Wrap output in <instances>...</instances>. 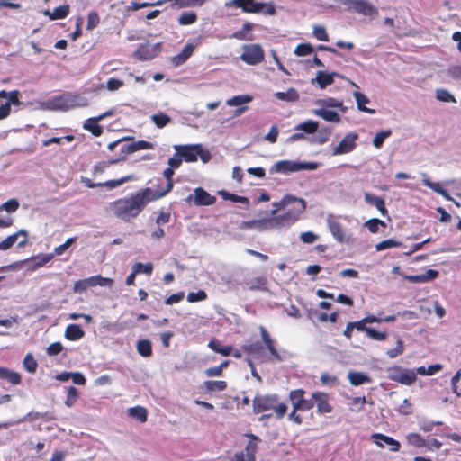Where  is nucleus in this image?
Masks as SVG:
<instances>
[{"label": "nucleus", "instance_id": "obj_1", "mask_svg": "<svg viewBox=\"0 0 461 461\" xmlns=\"http://www.w3.org/2000/svg\"><path fill=\"white\" fill-rule=\"evenodd\" d=\"M152 201H156L153 197V190L147 187L129 197L115 200L110 204V208L118 219L130 221L138 217L146 205Z\"/></svg>", "mask_w": 461, "mask_h": 461}, {"label": "nucleus", "instance_id": "obj_2", "mask_svg": "<svg viewBox=\"0 0 461 461\" xmlns=\"http://www.w3.org/2000/svg\"><path fill=\"white\" fill-rule=\"evenodd\" d=\"M305 393L306 392L303 389H294L290 391L288 394V399L290 400L293 407L291 412L288 414V420L297 425H301L303 423V418L297 412L308 411L314 406V402L312 401V398L309 400L305 399Z\"/></svg>", "mask_w": 461, "mask_h": 461}, {"label": "nucleus", "instance_id": "obj_3", "mask_svg": "<svg viewBox=\"0 0 461 461\" xmlns=\"http://www.w3.org/2000/svg\"><path fill=\"white\" fill-rule=\"evenodd\" d=\"M273 410L276 419H282L286 411L287 405L279 402L277 395L256 396L253 399V411L257 414Z\"/></svg>", "mask_w": 461, "mask_h": 461}, {"label": "nucleus", "instance_id": "obj_4", "mask_svg": "<svg viewBox=\"0 0 461 461\" xmlns=\"http://www.w3.org/2000/svg\"><path fill=\"white\" fill-rule=\"evenodd\" d=\"M227 8H240L247 14H276V7L272 3H263L258 0H231L225 3Z\"/></svg>", "mask_w": 461, "mask_h": 461}, {"label": "nucleus", "instance_id": "obj_5", "mask_svg": "<svg viewBox=\"0 0 461 461\" xmlns=\"http://www.w3.org/2000/svg\"><path fill=\"white\" fill-rule=\"evenodd\" d=\"M298 203L300 204L299 208L294 210H288L280 215L266 219L267 229H276L290 226L298 221L300 215L305 211L306 208V203L303 199H298Z\"/></svg>", "mask_w": 461, "mask_h": 461}, {"label": "nucleus", "instance_id": "obj_6", "mask_svg": "<svg viewBox=\"0 0 461 461\" xmlns=\"http://www.w3.org/2000/svg\"><path fill=\"white\" fill-rule=\"evenodd\" d=\"M177 152L185 162H195L200 157L201 160L206 163L211 158L210 152L203 149L201 144L181 146Z\"/></svg>", "mask_w": 461, "mask_h": 461}, {"label": "nucleus", "instance_id": "obj_7", "mask_svg": "<svg viewBox=\"0 0 461 461\" xmlns=\"http://www.w3.org/2000/svg\"><path fill=\"white\" fill-rule=\"evenodd\" d=\"M358 139L359 136L357 132H348L344 138L332 148L331 154L333 156H339L352 152L357 147Z\"/></svg>", "mask_w": 461, "mask_h": 461}, {"label": "nucleus", "instance_id": "obj_8", "mask_svg": "<svg viewBox=\"0 0 461 461\" xmlns=\"http://www.w3.org/2000/svg\"><path fill=\"white\" fill-rule=\"evenodd\" d=\"M265 53L259 44L245 45L240 56L242 61L248 65H257L264 60Z\"/></svg>", "mask_w": 461, "mask_h": 461}, {"label": "nucleus", "instance_id": "obj_9", "mask_svg": "<svg viewBox=\"0 0 461 461\" xmlns=\"http://www.w3.org/2000/svg\"><path fill=\"white\" fill-rule=\"evenodd\" d=\"M312 401L316 405V412L318 414H328L333 411V407L330 403V396L325 392L315 391L312 393Z\"/></svg>", "mask_w": 461, "mask_h": 461}, {"label": "nucleus", "instance_id": "obj_10", "mask_svg": "<svg viewBox=\"0 0 461 461\" xmlns=\"http://www.w3.org/2000/svg\"><path fill=\"white\" fill-rule=\"evenodd\" d=\"M327 225L333 238L339 243L346 241L344 228L339 221V216L329 214L327 216Z\"/></svg>", "mask_w": 461, "mask_h": 461}, {"label": "nucleus", "instance_id": "obj_11", "mask_svg": "<svg viewBox=\"0 0 461 461\" xmlns=\"http://www.w3.org/2000/svg\"><path fill=\"white\" fill-rule=\"evenodd\" d=\"M350 326L359 331H364L366 335L376 341H384L387 339V332L378 331L371 327H367L364 318L357 321H350Z\"/></svg>", "mask_w": 461, "mask_h": 461}, {"label": "nucleus", "instance_id": "obj_12", "mask_svg": "<svg viewBox=\"0 0 461 461\" xmlns=\"http://www.w3.org/2000/svg\"><path fill=\"white\" fill-rule=\"evenodd\" d=\"M158 44H140L139 48L133 52V57L139 60H150L158 55Z\"/></svg>", "mask_w": 461, "mask_h": 461}, {"label": "nucleus", "instance_id": "obj_13", "mask_svg": "<svg viewBox=\"0 0 461 461\" xmlns=\"http://www.w3.org/2000/svg\"><path fill=\"white\" fill-rule=\"evenodd\" d=\"M133 179H134L133 176L129 175V176H123V177L119 178V179L108 180V181H106L104 183H94L89 178H86V177L83 178L82 182L88 188H95V187H97V186H105V187H108L110 189H113V188H116V187L120 186L121 185H122V184H124L126 182L131 181Z\"/></svg>", "mask_w": 461, "mask_h": 461}, {"label": "nucleus", "instance_id": "obj_14", "mask_svg": "<svg viewBox=\"0 0 461 461\" xmlns=\"http://www.w3.org/2000/svg\"><path fill=\"white\" fill-rule=\"evenodd\" d=\"M20 236H23V239L18 242V247H24L28 241V232L25 230H20L19 231L9 235L0 242V250L9 249L17 241Z\"/></svg>", "mask_w": 461, "mask_h": 461}, {"label": "nucleus", "instance_id": "obj_15", "mask_svg": "<svg viewBox=\"0 0 461 461\" xmlns=\"http://www.w3.org/2000/svg\"><path fill=\"white\" fill-rule=\"evenodd\" d=\"M20 236H23V239L18 242V247H24L28 241V232L25 230H20L19 231L9 235L0 242V250L9 249L17 241Z\"/></svg>", "mask_w": 461, "mask_h": 461}, {"label": "nucleus", "instance_id": "obj_16", "mask_svg": "<svg viewBox=\"0 0 461 461\" xmlns=\"http://www.w3.org/2000/svg\"><path fill=\"white\" fill-rule=\"evenodd\" d=\"M372 438L374 442L380 447H384V445H387L390 447V450L393 452H398L401 448V443L394 439L392 437L384 435L382 433H374L372 435Z\"/></svg>", "mask_w": 461, "mask_h": 461}, {"label": "nucleus", "instance_id": "obj_17", "mask_svg": "<svg viewBox=\"0 0 461 461\" xmlns=\"http://www.w3.org/2000/svg\"><path fill=\"white\" fill-rule=\"evenodd\" d=\"M133 139H134L133 137H124V138H122L120 140H117L113 141L108 144V149L111 151H113L117 146L121 145L120 156L114 159V160H117V163L124 160L129 154L132 153L131 150L129 149L131 147V143H124V144H122V143L125 140H132Z\"/></svg>", "mask_w": 461, "mask_h": 461}, {"label": "nucleus", "instance_id": "obj_18", "mask_svg": "<svg viewBox=\"0 0 461 461\" xmlns=\"http://www.w3.org/2000/svg\"><path fill=\"white\" fill-rule=\"evenodd\" d=\"M194 192V203L197 206H208L216 202V197L211 195L202 187L195 188Z\"/></svg>", "mask_w": 461, "mask_h": 461}, {"label": "nucleus", "instance_id": "obj_19", "mask_svg": "<svg viewBox=\"0 0 461 461\" xmlns=\"http://www.w3.org/2000/svg\"><path fill=\"white\" fill-rule=\"evenodd\" d=\"M351 6L357 13L363 15L371 16L378 14L377 8L366 0H352Z\"/></svg>", "mask_w": 461, "mask_h": 461}, {"label": "nucleus", "instance_id": "obj_20", "mask_svg": "<svg viewBox=\"0 0 461 461\" xmlns=\"http://www.w3.org/2000/svg\"><path fill=\"white\" fill-rule=\"evenodd\" d=\"M195 45L187 43L178 54L171 58V64L174 67L183 65L193 55Z\"/></svg>", "mask_w": 461, "mask_h": 461}, {"label": "nucleus", "instance_id": "obj_21", "mask_svg": "<svg viewBox=\"0 0 461 461\" xmlns=\"http://www.w3.org/2000/svg\"><path fill=\"white\" fill-rule=\"evenodd\" d=\"M260 335L262 341L268 350L271 357L275 360H281V357L276 348L275 341L271 339L268 331L263 326L260 327Z\"/></svg>", "mask_w": 461, "mask_h": 461}, {"label": "nucleus", "instance_id": "obj_22", "mask_svg": "<svg viewBox=\"0 0 461 461\" xmlns=\"http://www.w3.org/2000/svg\"><path fill=\"white\" fill-rule=\"evenodd\" d=\"M206 0H158L156 2V5H161L165 3H171L172 8H187V7H195L202 6Z\"/></svg>", "mask_w": 461, "mask_h": 461}, {"label": "nucleus", "instance_id": "obj_23", "mask_svg": "<svg viewBox=\"0 0 461 461\" xmlns=\"http://www.w3.org/2000/svg\"><path fill=\"white\" fill-rule=\"evenodd\" d=\"M298 167V161L280 160L274 164L271 170L277 173L288 174L299 171Z\"/></svg>", "mask_w": 461, "mask_h": 461}, {"label": "nucleus", "instance_id": "obj_24", "mask_svg": "<svg viewBox=\"0 0 461 461\" xmlns=\"http://www.w3.org/2000/svg\"><path fill=\"white\" fill-rule=\"evenodd\" d=\"M106 116L107 113H104L96 118H89L85 122L83 128L90 131L94 136L99 137L103 134L104 131L102 126L98 123V121L105 118Z\"/></svg>", "mask_w": 461, "mask_h": 461}, {"label": "nucleus", "instance_id": "obj_25", "mask_svg": "<svg viewBox=\"0 0 461 461\" xmlns=\"http://www.w3.org/2000/svg\"><path fill=\"white\" fill-rule=\"evenodd\" d=\"M438 276V272L434 269H429L421 275H404L403 278L411 283H426L434 280Z\"/></svg>", "mask_w": 461, "mask_h": 461}, {"label": "nucleus", "instance_id": "obj_26", "mask_svg": "<svg viewBox=\"0 0 461 461\" xmlns=\"http://www.w3.org/2000/svg\"><path fill=\"white\" fill-rule=\"evenodd\" d=\"M246 286L251 291H267V279L265 276H258L248 279Z\"/></svg>", "mask_w": 461, "mask_h": 461}, {"label": "nucleus", "instance_id": "obj_27", "mask_svg": "<svg viewBox=\"0 0 461 461\" xmlns=\"http://www.w3.org/2000/svg\"><path fill=\"white\" fill-rule=\"evenodd\" d=\"M69 5H63L54 8L52 12H50L49 9H46L42 12V14L45 16H48L50 20H59L66 18L69 14Z\"/></svg>", "mask_w": 461, "mask_h": 461}, {"label": "nucleus", "instance_id": "obj_28", "mask_svg": "<svg viewBox=\"0 0 461 461\" xmlns=\"http://www.w3.org/2000/svg\"><path fill=\"white\" fill-rule=\"evenodd\" d=\"M364 198L368 204L375 206V208L381 212L382 215L385 216L388 214V210L385 207L384 199L369 193H366Z\"/></svg>", "mask_w": 461, "mask_h": 461}, {"label": "nucleus", "instance_id": "obj_29", "mask_svg": "<svg viewBox=\"0 0 461 461\" xmlns=\"http://www.w3.org/2000/svg\"><path fill=\"white\" fill-rule=\"evenodd\" d=\"M173 175H174V170L172 168L167 167L163 171V176L167 180V186L162 191H155V192L153 191V197L155 200L162 198L163 196L167 194L172 190L173 185H174V183L172 180Z\"/></svg>", "mask_w": 461, "mask_h": 461}, {"label": "nucleus", "instance_id": "obj_30", "mask_svg": "<svg viewBox=\"0 0 461 461\" xmlns=\"http://www.w3.org/2000/svg\"><path fill=\"white\" fill-rule=\"evenodd\" d=\"M0 379L7 381L13 385H17L22 383V376L18 372L3 366H0Z\"/></svg>", "mask_w": 461, "mask_h": 461}, {"label": "nucleus", "instance_id": "obj_31", "mask_svg": "<svg viewBox=\"0 0 461 461\" xmlns=\"http://www.w3.org/2000/svg\"><path fill=\"white\" fill-rule=\"evenodd\" d=\"M392 379L404 385H411L416 381L417 376L411 370H400L399 374L392 376Z\"/></svg>", "mask_w": 461, "mask_h": 461}, {"label": "nucleus", "instance_id": "obj_32", "mask_svg": "<svg viewBox=\"0 0 461 461\" xmlns=\"http://www.w3.org/2000/svg\"><path fill=\"white\" fill-rule=\"evenodd\" d=\"M337 73H326L324 71H318L316 74V77L312 80V82H316L321 89H324L326 86L332 85L334 83V77Z\"/></svg>", "mask_w": 461, "mask_h": 461}, {"label": "nucleus", "instance_id": "obj_33", "mask_svg": "<svg viewBox=\"0 0 461 461\" xmlns=\"http://www.w3.org/2000/svg\"><path fill=\"white\" fill-rule=\"evenodd\" d=\"M422 182L424 185L427 187H429L431 190L436 192L437 194H440L442 197H444L447 201H451L452 197L449 195L448 192L442 188L441 185L438 182H431L429 178L427 176V175H423Z\"/></svg>", "mask_w": 461, "mask_h": 461}, {"label": "nucleus", "instance_id": "obj_34", "mask_svg": "<svg viewBox=\"0 0 461 461\" xmlns=\"http://www.w3.org/2000/svg\"><path fill=\"white\" fill-rule=\"evenodd\" d=\"M348 378L350 384L353 386L372 383V378L361 372L350 371L348 375Z\"/></svg>", "mask_w": 461, "mask_h": 461}, {"label": "nucleus", "instance_id": "obj_35", "mask_svg": "<svg viewBox=\"0 0 461 461\" xmlns=\"http://www.w3.org/2000/svg\"><path fill=\"white\" fill-rule=\"evenodd\" d=\"M84 335V330L77 324H69L65 330V338L70 341L78 340L83 338Z\"/></svg>", "mask_w": 461, "mask_h": 461}, {"label": "nucleus", "instance_id": "obj_36", "mask_svg": "<svg viewBox=\"0 0 461 461\" xmlns=\"http://www.w3.org/2000/svg\"><path fill=\"white\" fill-rule=\"evenodd\" d=\"M313 113L323 120L330 122L339 123L341 120L339 114L332 110H328L324 108L316 109L313 111Z\"/></svg>", "mask_w": 461, "mask_h": 461}, {"label": "nucleus", "instance_id": "obj_37", "mask_svg": "<svg viewBox=\"0 0 461 461\" xmlns=\"http://www.w3.org/2000/svg\"><path fill=\"white\" fill-rule=\"evenodd\" d=\"M248 437L249 438V440L245 447L246 456L248 461H256V452L258 449L257 441H258L259 438L253 434H249Z\"/></svg>", "mask_w": 461, "mask_h": 461}, {"label": "nucleus", "instance_id": "obj_38", "mask_svg": "<svg viewBox=\"0 0 461 461\" xmlns=\"http://www.w3.org/2000/svg\"><path fill=\"white\" fill-rule=\"evenodd\" d=\"M353 96L355 97L358 110L370 114H374L375 113V110L366 107V104H368L370 100L363 93L356 91L353 93Z\"/></svg>", "mask_w": 461, "mask_h": 461}, {"label": "nucleus", "instance_id": "obj_39", "mask_svg": "<svg viewBox=\"0 0 461 461\" xmlns=\"http://www.w3.org/2000/svg\"><path fill=\"white\" fill-rule=\"evenodd\" d=\"M254 28V24L251 23H245L242 25L241 30L235 32L231 37L240 41H252V34L248 35V32L252 31Z\"/></svg>", "mask_w": 461, "mask_h": 461}, {"label": "nucleus", "instance_id": "obj_40", "mask_svg": "<svg viewBox=\"0 0 461 461\" xmlns=\"http://www.w3.org/2000/svg\"><path fill=\"white\" fill-rule=\"evenodd\" d=\"M138 353L143 357H149L153 354L152 344L149 339H140L136 344Z\"/></svg>", "mask_w": 461, "mask_h": 461}, {"label": "nucleus", "instance_id": "obj_41", "mask_svg": "<svg viewBox=\"0 0 461 461\" xmlns=\"http://www.w3.org/2000/svg\"><path fill=\"white\" fill-rule=\"evenodd\" d=\"M208 347L214 352H217L224 357L230 356L232 350L231 346H222L221 343L216 339H212L208 343Z\"/></svg>", "mask_w": 461, "mask_h": 461}, {"label": "nucleus", "instance_id": "obj_42", "mask_svg": "<svg viewBox=\"0 0 461 461\" xmlns=\"http://www.w3.org/2000/svg\"><path fill=\"white\" fill-rule=\"evenodd\" d=\"M129 416L138 420L141 423L147 421L148 412L147 410L142 406L131 407L128 410Z\"/></svg>", "mask_w": 461, "mask_h": 461}, {"label": "nucleus", "instance_id": "obj_43", "mask_svg": "<svg viewBox=\"0 0 461 461\" xmlns=\"http://www.w3.org/2000/svg\"><path fill=\"white\" fill-rule=\"evenodd\" d=\"M240 229L241 230H249V229H258V230H266L267 227V220H251L241 221L240 224Z\"/></svg>", "mask_w": 461, "mask_h": 461}, {"label": "nucleus", "instance_id": "obj_44", "mask_svg": "<svg viewBox=\"0 0 461 461\" xmlns=\"http://www.w3.org/2000/svg\"><path fill=\"white\" fill-rule=\"evenodd\" d=\"M242 349L248 355L259 357L263 353V346L260 341H254L242 346Z\"/></svg>", "mask_w": 461, "mask_h": 461}, {"label": "nucleus", "instance_id": "obj_45", "mask_svg": "<svg viewBox=\"0 0 461 461\" xmlns=\"http://www.w3.org/2000/svg\"><path fill=\"white\" fill-rule=\"evenodd\" d=\"M275 96L281 101L294 102L299 99V94L296 89L291 87L286 92H276Z\"/></svg>", "mask_w": 461, "mask_h": 461}, {"label": "nucleus", "instance_id": "obj_46", "mask_svg": "<svg viewBox=\"0 0 461 461\" xmlns=\"http://www.w3.org/2000/svg\"><path fill=\"white\" fill-rule=\"evenodd\" d=\"M203 387L207 392H221L227 388V383L222 380H209L203 383Z\"/></svg>", "mask_w": 461, "mask_h": 461}, {"label": "nucleus", "instance_id": "obj_47", "mask_svg": "<svg viewBox=\"0 0 461 461\" xmlns=\"http://www.w3.org/2000/svg\"><path fill=\"white\" fill-rule=\"evenodd\" d=\"M88 279H89L88 284H90V287H94V286H97V285L111 287L113 285V280L112 278L103 277L100 275L90 276V277H88Z\"/></svg>", "mask_w": 461, "mask_h": 461}, {"label": "nucleus", "instance_id": "obj_48", "mask_svg": "<svg viewBox=\"0 0 461 461\" xmlns=\"http://www.w3.org/2000/svg\"><path fill=\"white\" fill-rule=\"evenodd\" d=\"M318 127H319L318 122H315L312 120H308V121H305V122L298 124L295 127V130L303 131V132H305L307 134H313L317 131Z\"/></svg>", "mask_w": 461, "mask_h": 461}, {"label": "nucleus", "instance_id": "obj_49", "mask_svg": "<svg viewBox=\"0 0 461 461\" xmlns=\"http://www.w3.org/2000/svg\"><path fill=\"white\" fill-rule=\"evenodd\" d=\"M298 199L299 198H296L292 195H285L279 202L273 203V206L275 209L271 212V214L275 215L277 211L284 209L285 207H286L288 204H290L293 202L298 203Z\"/></svg>", "mask_w": 461, "mask_h": 461}, {"label": "nucleus", "instance_id": "obj_50", "mask_svg": "<svg viewBox=\"0 0 461 461\" xmlns=\"http://www.w3.org/2000/svg\"><path fill=\"white\" fill-rule=\"evenodd\" d=\"M219 194L221 196V198L226 201H231L234 203H245V204H249V201L247 197L240 196V195H238L235 194H231L225 190L221 191Z\"/></svg>", "mask_w": 461, "mask_h": 461}, {"label": "nucleus", "instance_id": "obj_51", "mask_svg": "<svg viewBox=\"0 0 461 461\" xmlns=\"http://www.w3.org/2000/svg\"><path fill=\"white\" fill-rule=\"evenodd\" d=\"M197 19V14L194 12H185L178 17V23L180 25L186 26L196 23Z\"/></svg>", "mask_w": 461, "mask_h": 461}, {"label": "nucleus", "instance_id": "obj_52", "mask_svg": "<svg viewBox=\"0 0 461 461\" xmlns=\"http://www.w3.org/2000/svg\"><path fill=\"white\" fill-rule=\"evenodd\" d=\"M392 135V130L381 131L375 134L373 139V145L376 149L382 148L386 138Z\"/></svg>", "mask_w": 461, "mask_h": 461}, {"label": "nucleus", "instance_id": "obj_53", "mask_svg": "<svg viewBox=\"0 0 461 461\" xmlns=\"http://www.w3.org/2000/svg\"><path fill=\"white\" fill-rule=\"evenodd\" d=\"M151 121L158 128H163L171 122V118L166 113H159L153 114L151 116Z\"/></svg>", "mask_w": 461, "mask_h": 461}, {"label": "nucleus", "instance_id": "obj_54", "mask_svg": "<svg viewBox=\"0 0 461 461\" xmlns=\"http://www.w3.org/2000/svg\"><path fill=\"white\" fill-rule=\"evenodd\" d=\"M79 397L78 390L74 386H69L67 393L65 404L68 407H72Z\"/></svg>", "mask_w": 461, "mask_h": 461}, {"label": "nucleus", "instance_id": "obj_55", "mask_svg": "<svg viewBox=\"0 0 461 461\" xmlns=\"http://www.w3.org/2000/svg\"><path fill=\"white\" fill-rule=\"evenodd\" d=\"M364 225L368 229V230L371 232V233H376L378 232V228L379 226L383 227V228H385L386 227V224L384 221L377 219V218H373V219H370L368 221H366Z\"/></svg>", "mask_w": 461, "mask_h": 461}, {"label": "nucleus", "instance_id": "obj_56", "mask_svg": "<svg viewBox=\"0 0 461 461\" xmlns=\"http://www.w3.org/2000/svg\"><path fill=\"white\" fill-rule=\"evenodd\" d=\"M23 366L29 373H35L38 367V363L34 359L33 356L28 353L23 359Z\"/></svg>", "mask_w": 461, "mask_h": 461}, {"label": "nucleus", "instance_id": "obj_57", "mask_svg": "<svg viewBox=\"0 0 461 461\" xmlns=\"http://www.w3.org/2000/svg\"><path fill=\"white\" fill-rule=\"evenodd\" d=\"M252 101V97L248 95H236L227 101L229 106H240Z\"/></svg>", "mask_w": 461, "mask_h": 461}, {"label": "nucleus", "instance_id": "obj_58", "mask_svg": "<svg viewBox=\"0 0 461 461\" xmlns=\"http://www.w3.org/2000/svg\"><path fill=\"white\" fill-rule=\"evenodd\" d=\"M131 147L129 149L131 150L132 153L139 151V150L153 149H154L153 143H151L149 141H146V140H137V141L131 142Z\"/></svg>", "mask_w": 461, "mask_h": 461}, {"label": "nucleus", "instance_id": "obj_59", "mask_svg": "<svg viewBox=\"0 0 461 461\" xmlns=\"http://www.w3.org/2000/svg\"><path fill=\"white\" fill-rule=\"evenodd\" d=\"M132 270L137 275L140 273L150 275L153 271V265L151 263L143 264L140 262H137L132 266Z\"/></svg>", "mask_w": 461, "mask_h": 461}, {"label": "nucleus", "instance_id": "obj_60", "mask_svg": "<svg viewBox=\"0 0 461 461\" xmlns=\"http://www.w3.org/2000/svg\"><path fill=\"white\" fill-rule=\"evenodd\" d=\"M402 245L400 241H396L393 239L384 240L375 245L377 251L384 250L391 248H398Z\"/></svg>", "mask_w": 461, "mask_h": 461}, {"label": "nucleus", "instance_id": "obj_61", "mask_svg": "<svg viewBox=\"0 0 461 461\" xmlns=\"http://www.w3.org/2000/svg\"><path fill=\"white\" fill-rule=\"evenodd\" d=\"M436 98L441 102L456 103V98L447 89L439 88L436 90Z\"/></svg>", "mask_w": 461, "mask_h": 461}, {"label": "nucleus", "instance_id": "obj_62", "mask_svg": "<svg viewBox=\"0 0 461 461\" xmlns=\"http://www.w3.org/2000/svg\"><path fill=\"white\" fill-rule=\"evenodd\" d=\"M404 350V344L401 339H398L396 341V346L394 348H391L387 350V356L391 358H394L402 354Z\"/></svg>", "mask_w": 461, "mask_h": 461}, {"label": "nucleus", "instance_id": "obj_63", "mask_svg": "<svg viewBox=\"0 0 461 461\" xmlns=\"http://www.w3.org/2000/svg\"><path fill=\"white\" fill-rule=\"evenodd\" d=\"M312 52H313V48L310 43H301L294 50V54L297 56H306Z\"/></svg>", "mask_w": 461, "mask_h": 461}, {"label": "nucleus", "instance_id": "obj_64", "mask_svg": "<svg viewBox=\"0 0 461 461\" xmlns=\"http://www.w3.org/2000/svg\"><path fill=\"white\" fill-rule=\"evenodd\" d=\"M207 298V294L203 290H199L197 292H191L187 294V301L189 303H196L203 301Z\"/></svg>", "mask_w": 461, "mask_h": 461}]
</instances>
